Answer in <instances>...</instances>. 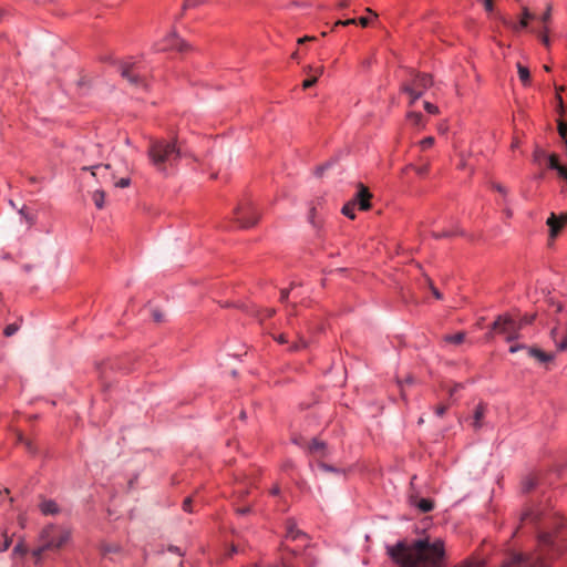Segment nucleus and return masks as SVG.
<instances>
[{
	"label": "nucleus",
	"instance_id": "nucleus-1",
	"mask_svg": "<svg viewBox=\"0 0 567 567\" xmlns=\"http://www.w3.org/2000/svg\"><path fill=\"white\" fill-rule=\"evenodd\" d=\"M538 547L539 548L537 554H511L502 567H546L547 561L545 554L547 551H551L553 554L557 553L558 548L549 533H540L538 535Z\"/></svg>",
	"mask_w": 567,
	"mask_h": 567
},
{
	"label": "nucleus",
	"instance_id": "nucleus-2",
	"mask_svg": "<svg viewBox=\"0 0 567 567\" xmlns=\"http://www.w3.org/2000/svg\"><path fill=\"white\" fill-rule=\"evenodd\" d=\"M147 154L153 166L159 172H166L167 167L174 166L181 157L176 143L166 140H152Z\"/></svg>",
	"mask_w": 567,
	"mask_h": 567
},
{
	"label": "nucleus",
	"instance_id": "nucleus-3",
	"mask_svg": "<svg viewBox=\"0 0 567 567\" xmlns=\"http://www.w3.org/2000/svg\"><path fill=\"white\" fill-rule=\"evenodd\" d=\"M69 537V530L62 527L54 525L44 527L40 534L41 545L33 550V556L40 559L44 550L61 548L68 542Z\"/></svg>",
	"mask_w": 567,
	"mask_h": 567
},
{
	"label": "nucleus",
	"instance_id": "nucleus-4",
	"mask_svg": "<svg viewBox=\"0 0 567 567\" xmlns=\"http://www.w3.org/2000/svg\"><path fill=\"white\" fill-rule=\"evenodd\" d=\"M522 329L523 323H517V320L507 315L498 316L492 324V330L505 336L507 342L518 339Z\"/></svg>",
	"mask_w": 567,
	"mask_h": 567
},
{
	"label": "nucleus",
	"instance_id": "nucleus-5",
	"mask_svg": "<svg viewBox=\"0 0 567 567\" xmlns=\"http://www.w3.org/2000/svg\"><path fill=\"white\" fill-rule=\"evenodd\" d=\"M235 219L241 228H249L257 224L259 213L252 203H243L235 209Z\"/></svg>",
	"mask_w": 567,
	"mask_h": 567
},
{
	"label": "nucleus",
	"instance_id": "nucleus-6",
	"mask_svg": "<svg viewBox=\"0 0 567 567\" xmlns=\"http://www.w3.org/2000/svg\"><path fill=\"white\" fill-rule=\"evenodd\" d=\"M189 44L181 39L175 32L171 33L165 40L164 44H157L158 51L177 50L179 52L187 51Z\"/></svg>",
	"mask_w": 567,
	"mask_h": 567
},
{
	"label": "nucleus",
	"instance_id": "nucleus-7",
	"mask_svg": "<svg viewBox=\"0 0 567 567\" xmlns=\"http://www.w3.org/2000/svg\"><path fill=\"white\" fill-rule=\"evenodd\" d=\"M83 171H90L92 176L96 177L100 182H113L115 176L110 172L111 166L109 164H99L93 166H84Z\"/></svg>",
	"mask_w": 567,
	"mask_h": 567
},
{
	"label": "nucleus",
	"instance_id": "nucleus-8",
	"mask_svg": "<svg viewBox=\"0 0 567 567\" xmlns=\"http://www.w3.org/2000/svg\"><path fill=\"white\" fill-rule=\"evenodd\" d=\"M520 349H525L529 357L535 358L536 360H538L542 363L548 362V361H550L553 359L551 354H548V353L544 352L543 350H540L538 348H534V347L528 348V347H526L524 344H513V346H511L509 347V352L515 353V352H517Z\"/></svg>",
	"mask_w": 567,
	"mask_h": 567
},
{
	"label": "nucleus",
	"instance_id": "nucleus-9",
	"mask_svg": "<svg viewBox=\"0 0 567 567\" xmlns=\"http://www.w3.org/2000/svg\"><path fill=\"white\" fill-rule=\"evenodd\" d=\"M546 224L549 227V236L551 239H554L561 230V228L567 224V212L559 216L551 213Z\"/></svg>",
	"mask_w": 567,
	"mask_h": 567
},
{
	"label": "nucleus",
	"instance_id": "nucleus-10",
	"mask_svg": "<svg viewBox=\"0 0 567 567\" xmlns=\"http://www.w3.org/2000/svg\"><path fill=\"white\" fill-rule=\"evenodd\" d=\"M121 74L123 78H125L132 85H143L144 80L140 76L137 72H135V65L134 64H122L121 66Z\"/></svg>",
	"mask_w": 567,
	"mask_h": 567
},
{
	"label": "nucleus",
	"instance_id": "nucleus-11",
	"mask_svg": "<svg viewBox=\"0 0 567 567\" xmlns=\"http://www.w3.org/2000/svg\"><path fill=\"white\" fill-rule=\"evenodd\" d=\"M432 76L426 73H420L416 74L411 82L405 83L404 85H411L412 87H415V92L422 91V94L426 89H429L432 85Z\"/></svg>",
	"mask_w": 567,
	"mask_h": 567
},
{
	"label": "nucleus",
	"instance_id": "nucleus-12",
	"mask_svg": "<svg viewBox=\"0 0 567 567\" xmlns=\"http://www.w3.org/2000/svg\"><path fill=\"white\" fill-rule=\"evenodd\" d=\"M371 197L372 195L369 189L360 184L355 198L352 202H355V206L358 205L361 210H368L371 207Z\"/></svg>",
	"mask_w": 567,
	"mask_h": 567
},
{
	"label": "nucleus",
	"instance_id": "nucleus-13",
	"mask_svg": "<svg viewBox=\"0 0 567 567\" xmlns=\"http://www.w3.org/2000/svg\"><path fill=\"white\" fill-rule=\"evenodd\" d=\"M486 411H487V405L484 403H480L475 408L473 416H472V423H471L472 427L475 431L480 430L484 425L483 420L485 417Z\"/></svg>",
	"mask_w": 567,
	"mask_h": 567
},
{
	"label": "nucleus",
	"instance_id": "nucleus-14",
	"mask_svg": "<svg viewBox=\"0 0 567 567\" xmlns=\"http://www.w3.org/2000/svg\"><path fill=\"white\" fill-rule=\"evenodd\" d=\"M286 538L291 539V540H298V539L306 540L308 537L302 530L297 528L296 524L292 520H288Z\"/></svg>",
	"mask_w": 567,
	"mask_h": 567
},
{
	"label": "nucleus",
	"instance_id": "nucleus-15",
	"mask_svg": "<svg viewBox=\"0 0 567 567\" xmlns=\"http://www.w3.org/2000/svg\"><path fill=\"white\" fill-rule=\"evenodd\" d=\"M533 18L532 13L525 8L523 10V16L518 24H512L504 17H499L501 21L508 27H512L515 31H519L520 29H525L528 25V20Z\"/></svg>",
	"mask_w": 567,
	"mask_h": 567
},
{
	"label": "nucleus",
	"instance_id": "nucleus-16",
	"mask_svg": "<svg viewBox=\"0 0 567 567\" xmlns=\"http://www.w3.org/2000/svg\"><path fill=\"white\" fill-rule=\"evenodd\" d=\"M542 515L543 513L539 509L528 508L522 514L520 522L522 524H536L542 519Z\"/></svg>",
	"mask_w": 567,
	"mask_h": 567
},
{
	"label": "nucleus",
	"instance_id": "nucleus-17",
	"mask_svg": "<svg viewBox=\"0 0 567 567\" xmlns=\"http://www.w3.org/2000/svg\"><path fill=\"white\" fill-rule=\"evenodd\" d=\"M411 503L414 504L422 513L431 512L434 507L433 502L429 498L416 499L411 496Z\"/></svg>",
	"mask_w": 567,
	"mask_h": 567
},
{
	"label": "nucleus",
	"instance_id": "nucleus-18",
	"mask_svg": "<svg viewBox=\"0 0 567 567\" xmlns=\"http://www.w3.org/2000/svg\"><path fill=\"white\" fill-rule=\"evenodd\" d=\"M40 509L44 515H53L56 514L59 508L55 502L53 501H44L40 505Z\"/></svg>",
	"mask_w": 567,
	"mask_h": 567
},
{
	"label": "nucleus",
	"instance_id": "nucleus-19",
	"mask_svg": "<svg viewBox=\"0 0 567 567\" xmlns=\"http://www.w3.org/2000/svg\"><path fill=\"white\" fill-rule=\"evenodd\" d=\"M355 23H359L362 28H365L369 25L370 19H368L365 17H361L358 20L357 19H348L344 21L340 20L336 24L346 27V25L355 24Z\"/></svg>",
	"mask_w": 567,
	"mask_h": 567
},
{
	"label": "nucleus",
	"instance_id": "nucleus-20",
	"mask_svg": "<svg viewBox=\"0 0 567 567\" xmlns=\"http://www.w3.org/2000/svg\"><path fill=\"white\" fill-rule=\"evenodd\" d=\"M517 72H518V76H519V80L522 81V83L524 85L529 84V82H530V73H529L528 68L524 66L520 63H517Z\"/></svg>",
	"mask_w": 567,
	"mask_h": 567
},
{
	"label": "nucleus",
	"instance_id": "nucleus-21",
	"mask_svg": "<svg viewBox=\"0 0 567 567\" xmlns=\"http://www.w3.org/2000/svg\"><path fill=\"white\" fill-rule=\"evenodd\" d=\"M326 450V444L321 441L313 440L309 445V451L315 455H323Z\"/></svg>",
	"mask_w": 567,
	"mask_h": 567
},
{
	"label": "nucleus",
	"instance_id": "nucleus-22",
	"mask_svg": "<svg viewBox=\"0 0 567 567\" xmlns=\"http://www.w3.org/2000/svg\"><path fill=\"white\" fill-rule=\"evenodd\" d=\"M92 199L96 208L102 209L104 207L105 193L102 189H96L92 194Z\"/></svg>",
	"mask_w": 567,
	"mask_h": 567
},
{
	"label": "nucleus",
	"instance_id": "nucleus-23",
	"mask_svg": "<svg viewBox=\"0 0 567 567\" xmlns=\"http://www.w3.org/2000/svg\"><path fill=\"white\" fill-rule=\"evenodd\" d=\"M402 91L409 94L411 99V104H413L416 100H419L422 96V91L415 92V87H412L411 85H403Z\"/></svg>",
	"mask_w": 567,
	"mask_h": 567
},
{
	"label": "nucleus",
	"instance_id": "nucleus-24",
	"mask_svg": "<svg viewBox=\"0 0 567 567\" xmlns=\"http://www.w3.org/2000/svg\"><path fill=\"white\" fill-rule=\"evenodd\" d=\"M465 333L457 332L455 334H449L443 338V341L446 343L460 344L464 341Z\"/></svg>",
	"mask_w": 567,
	"mask_h": 567
},
{
	"label": "nucleus",
	"instance_id": "nucleus-25",
	"mask_svg": "<svg viewBox=\"0 0 567 567\" xmlns=\"http://www.w3.org/2000/svg\"><path fill=\"white\" fill-rule=\"evenodd\" d=\"M17 441L24 445L25 450L30 453H33L35 451L34 446H33V443L31 440L24 437L21 433H18L17 434Z\"/></svg>",
	"mask_w": 567,
	"mask_h": 567
},
{
	"label": "nucleus",
	"instance_id": "nucleus-26",
	"mask_svg": "<svg viewBox=\"0 0 567 567\" xmlns=\"http://www.w3.org/2000/svg\"><path fill=\"white\" fill-rule=\"evenodd\" d=\"M354 208H355V202H349L342 207V214L346 215L347 217H349L350 219H354V217H355Z\"/></svg>",
	"mask_w": 567,
	"mask_h": 567
},
{
	"label": "nucleus",
	"instance_id": "nucleus-27",
	"mask_svg": "<svg viewBox=\"0 0 567 567\" xmlns=\"http://www.w3.org/2000/svg\"><path fill=\"white\" fill-rule=\"evenodd\" d=\"M537 485V480L534 476L527 477L523 482V491L530 492Z\"/></svg>",
	"mask_w": 567,
	"mask_h": 567
},
{
	"label": "nucleus",
	"instance_id": "nucleus-28",
	"mask_svg": "<svg viewBox=\"0 0 567 567\" xmlns=\"http://www.w3.org/2000/svg\"><path fill=\"white\" fill-rule=\"evenodd\" d=\"M2 537H3V539H2V542L0 543V553H3V551H6V550H8V549H9V547L11 546V543H12V538H11V537H9V536L7 535V533H4V534L2 535Z\"/></svg>",
	"mask_w": 567,
	"mask_h": 567
},
{
	"label": "nucleus",
	"instance_id": "nucleus-29",
	"mask_svg": "<svg viewBox=\"0 0 567 567\" xmlns=\"http://www.w3.org/2000/svg\"><path fill=\"white\" fill-rule=\"evenodd\" d=\"M27 551L28 548L22 542L18 543L13 548V555L16 556H23Z\"/></svg>",
	"mask_w": 567,
	"mask_h": 567
},
{
	"label": "nucleus",
	"instance_id": "nucleus-30",
	"mask_svg": "<svg viewBox=\"0 0 567 567\" xmlns=\"http://www.w3.org/2000/svg\"><path fill=\"white\" fill-rule=\"evenodd\" d=\"M408 117L409 120L414 124V125H420L422 123V114L421 113H417V112H411L408 114Z\"/></svg>",
	"mask_w": 567,
	"mask_h": 567
},
{
	"label": "nucleus",
	"instance_id": "nucleus-31",
	"mask_svg": "<svg viewBox=\"0 0 567 567\" xmlns=\"http://www.w3.org/2000/svg\"><path fill=\"white\" fill-rule=\"evenodd\" d=\"M205 0H185L183 4V9L196 8L199 4L204 3Z\"/></svg>",
	"mask_w": 567,
	"mask_h": 567
},
{
	"label": "nucleus",
	"instance_id": "nucleus-32",
	"mask_svg": "<svg viewBox=\"0 0 567 567\" xmlns=\"http://www.w3.org/2000/svg\"><path fill=\"white\" fill-rule=\"evenodd\" d=\"M433 145H434V137H432V136L425 137L424 140H422L420 142V146L423 151L432 147Z\"/></svg>",
	"mask_w": 567,
	"mask_h": 567
},
{
	"label": "nucleus",
	"instance_id": "nucleus-33",
	"mask_svg": "<svg viewBox=\"0 0 567 567\" xmlns=\"http://www.w3.org/2000/svg\"><path fill=\"white\" fill-rule=\"evenodd\" d=\"M548 166L551 169H557L560 166L559 161H558V156L556 154H551L549 156V158H548Z\"/></svg>",
	"mask_w": 567,
	"mask_h": 567
},
{
	"label": "nucleus",
	"instance_id": "nucleus-34",
	"mask_svg": "<svg viewBox=\"0 0 567 567\" xmlns=\"http://www.w3.org/2000/svg\"><path fill=\"white\" fill-rule=\"evenodd\" d=\"M164 317H165V316H164V313H163L161 310H158V309H154V310H152V318H153V320H154L155 322H162V321H164Z\"/></svg>",
	"mask_w": 567,
	"mask_h": 567
},
{
	"label": "nucleus",
	"instance_id": "nucleus-35",
	"mask_svg": "<svg viewBox=\"0 0 567 567\" xmlns=\"http://www.w3.org/2000/svg\"><path fill=\"white\" fill-rule=\"evenodd\" d=\"M432 235L434 238L441 239V238H450V237L454 236V233L451 230H443L441 233H433Z\"/></svg>",
	"mask_w": 567,
	"mask_h": 567
},
{
	"label": "nucleus",
	"instance_id": "nucleus-36",
	"mask_svg": "<svg viewBox=\"0 0 567 567\" xmlns=\"http://www.w3.org/2000/svg\"><path fill=\"white\" fill-rule=\"evenodd\" d=\"M424 109L430 114H437L439 107L430 102H424Z\"/></svg>",
	"mask_w": 567,
	"mask_h": 567
},
{
	"label": "nucleus",
	"instance_id": "nucleus-37",
	"mask_svg": "<svg viewBox=\"0 0 567 567\" xmlns=\"http://www.w3.org/2000/svg\"><path fill=\"white\" fill-rule=\"evenodd\" d=\"M317 81H318V75L309 78L302 82V87L309 89V87L313 86L317 83Z\"/></svg>",
	"mask_w": 567,
	"mask_h": 567
},
{
	"label": "nucleus",
	"instance_id": "nucleus-38",
	"mask_svg": "<svg viewBox=\"0 0 567 567\" xmlns=\"http://www.w3.org/2000/svg\"><path fill=\"white\" fill-rule=\"evenodd\" d=\"M130 184H131V179L127 177H123V178L118 179L117 182H114V186L120 187V188H125V187L130 186Z\"/></svg>",
	"mask_w": 567,
	"mask_h": 567
},
{
	"label": "nucleus",
	"instance_id": "nucleus-39",
	"mask_svg": "<svg viewBox=\"0 0 567 567\" xmlns=\"http://www.w3.org/2000/svg\"><path fill=\"white\" fill-rule=\"evenodd\" d=\"M419 175H425L429 172L430 165L426 163L421 166H412Z\"/></svg>",
	"mask_w": 567,
	"mask_h": 567
},
{
	"label": "nucleus",
	"instance_id": "nucleus-40",
	"mask_svg": "<svg viewBox=\"0 0 567 567\" xmlns=\"http://www.w3.org/2000/svg\"><path fill=\"white\" fill-rule=\"evenodd\" d=\"M17 331H18V326L12 323V324H9V326H7V327H6V329H4V334H6L7 337H11V336H13Z\"/></svg>",
	"mask_w": 567,
	"mask_h": 567
},
{
	"label": "nucleus",
	"instance_id": "nucleus-41",
	"mask_svg": "<svg viewBox=\"0 0 567 567\" xmlns=\"http://www.w3.org/2000/svg\"><path fill=\"white\" fill-rule=\"evenodd\" d=\"M535 319V316H524L519 320H517V323H523V328L529 323H532Z\"/></svg>",
	"mask_w": 567,
	"mask_h": 567
},
{
	"label": "nucleus",
	"instance_id": "nucleus-42",
	"mask_svg": "<svg viewBox=\"0 0 567 567\" xmlns=\"http://www.w3.org/2000/svg\"><path fill=\"white\" fill-rule=\"evenodd\" d=\"M318 466H319V468H321L324 472H336V473L338 472V470L334 468L333 466H331L329 464H326V463H322V462H320L318 464Z\"/></svg>",
	"mask_w": 567,
	"mask_h": 567
},
{
	"label": "nucleus",
	"instance_id": "nucleus-43",
	"mask_svg": "<svg viewBox=\"0 0 567 567\" xmlns=\"http://www.w3.org/2000/svg\"><path fill=\"white\" fill-rule=\"evenodd\" d=\"M446 411H447V405L440 404L435 409V414L441 417L446 413Z\"/></svg>",
	"mask_w": 567,
	"mask_h": 567
},
{
	"label": "nucleus",
	"instance_id": "nucleus-44",
	"mask_svg": "<svg viewBox=\"0 0 567 567\" xmlns=\"http://www.w3.org/2000/svg\"><path fill=\"white\" fill-rule=\"evenodd\" d=\"M307 347V342L303 338H300L299 339V342L295 343L292 347H291V350L293 351H297L301 348H306Z\"/></svg>",
	"mask_w": 567,
	"mask_h": 567
},
{
	"label": "nucleus",
	"instance_id": "nucleus-45",
	"mask_svg": "<svg viewBox=\"0 0 567 567\" xmlns=\"http://www.w3.org/2000/svg\"><path fill=\"white\" fill-rule=\"evenodd\" d=\"M192 502H193V498H192V497H187V498L184 501V503H183V509H184L185 512H188V513H190V512H192V507H190V506H192Z\"/></svg>",
	"mask_w": 567,
	"mask_h": 567
},
{
	"label": "nucleus",
	"instance_id": "nucleus-46",
	"mask_svg": "<svg viewBox=\"0 0 567 567\" xmlns=\"http://www.w3.org/2000/svg\"><path fill=\"white\" fill-rule=\"evenodd\" d=\"M550 16H551V8L548 7L547 10L544 12V14L542 16V21L544 23L548 22L549 19H550Z\"/></svg>",
	"mask_w": 567,
	"mask_h": 567
},
{
	"label": "nucleus",
	"instance_id": "nucleus-47",
	"mask_svg": "<svg viewBox=\"0 0 567 567\" xmlns=\"http://www.w3.org/2000/svg\"><path fill=\"white\" fill-rule=\"evenodd\" d=\"M556 171L560 177L567 179V168L565 166L560 165Z\"/></svg>",
	"mask_w": 567,
	"mask_h": 567
},
{
	"label": "nucleus",
	"instance_id": "nucleus-48",
	"mask_svg": "<svg viewBox=\"0 0 567 567\" xmlns=\"http://www.w3.org/2000/svg\"><path fill=\"white\" fill-rule=\"evenodd\" d=\"M484 8L487 12H492L494 9L493 0H484Z\"/></svg>",
	"mask_w": 567,
	"mask_h": 567
},
{
	"label": "nucleus",
	"instance_id": "nucleus-49",
	"mask_svg": "<svg viewBox=\"0 0 567 567\" xmlns=\"http://www.w3.org/2000/svg\"><path fill=\"white\" fill-rule=\"evenodd\" d=\"M493 188L503 195H506V193H507L505 187L501 184H496V183L493 184Z\"/></svg>",
	"mask_w": 567,
	"mask_h": 567
},
{
	"label": "nucleus",
	"instance_id": "nucleus-50",
	"mask_svg": "<svg viewBox=\"0 0 567 567\" xmlns=\"http://www.w3.org/2000/svg\"><path fill=\"white\" fill-rule=\"evenodd\" d=\"M113 551H117V547L116 546H104L103 547V553L104 554L113 553Z\"/></svg>",
	"mask_w": 567,
	"mask_h": 567
},
{
	"label": "nucleus",
	"instance_id": "nucleus-51",
	"mask_svg": "<svg viewBox=\"0 0 567 567\" xmlns=\"http://www.w3.org/2000/svg\"><path fill=\"white\" fill-rule=\"evenodd\" d=\"M431 290H432V293L434 295V297L436 299H441L442 298L441 292L432 284H431Z\"/></svg>",
	"mask_w": 567,
	"mask_h": 567
},
{
	"label": "nucleus",
	"instance_id": "nucleus-52",
	"mask_svg": "<svg viewBox=\"0 0 567 567\" xmlns=\"http://www.w3.org/2000/svg\"><path fill=\"white\" fill-rule=\"evenodd\" d=\"M313 40H316L315 37L306 35L303 38L298 39V43L301 44V43H305L306 41H313Z\"/></svg>",
	"mask_w": 567,
	"mask_h": 567
},
{
	"label": "nucleus",
	"instance_id": "nucleus-53",
	"mask_svg": "<svg viewBox=\"0 0 567 567\" xmlns=\"http://www.w3.org/2000/svg\"><path fill=\"white\" fill-rule=\"evenodd\" d=\"M279 343H286L288 342V339L286 337V334L281 333L279 334L277 338H275Z\"/></svg>",
	"mask_w": 567,
	"mask_h": 567
},
{
	"label": "nucleus",
	"instance_id": "nucleus-54",
	"mask_svg": "<svg viewBox=\"0 0 567 567\" xmlns=\"http://www.w3.org/2000/svg\"><path fill=\"white\" fill-rule=\"evenodd\" d=\"M288 296H289V290L282 289L281 290V297H280L281 301H286Z\"/></svg>",
	"mask_w": 567,
	"mask_h": 567
},
{
	"label": "nucleus",
	"instance_id": "nucleus-55",
	"mask_svg": "<svg viewBox=\"0 0 567 567\" xmlns=\"http://www.w3.org/2000/svg\"><path fill=\"white\" fill-rule=\"evenodd\" d=\"M349 4H350L349 0H341L338 6L340 8H347Z\"/></svg>",
	"mask_w": 567,
	"mask_h": 567
},
{
	"label": "nucleus",
	"instance_id": "nucleus-56",
	"mask_svg": "<svg viewBox=\"0 0 567 567\" xmlns=\"http://www.w3.org/2000/svg\"><path fill=\"white\" fill-rule=\"evenodd\" d=\"M540 39H542V42L544 43V45H546V47L549 45V39L546 34L542 35Z\"/></svg>",
	"mask_w": 567,
	"mask_h": 567
},
{
	"label": "nucleus",
	"instance_id": "nucleus-57",
	"mask_svg": "<svg viewBox=\"0 0 567 567\" xmlns=\"http://www.w3.org/2000/svg\"><path fill=\"white\" fill-rule=\"evenodd\" d=\"M315 214H316V208H315V207H312V208L310 209V216H309V219H310V221H311L312 224H315V220H313V218H315Z\"/></svg>",
	"mask_w": 567,
	"mask_h": 567
},
{
	"label": "nucleus",
	"instance_id": "nucleus-58",
	"mask_svg": "<svg viewBox=\"0 0 567 567\" xmlns=\"http://www.w3.org/2000/svg\"><path fill=\"white\" fill-rule=\"evenodd\" d=\"M250 511L249 507H243V508H238L237 512L241 515H245L247 514L248 512Z\"/></svg>",
	"mask_w": 567,
	"mask_h": 567
},
{
	"label": "nucleus",
	"instance_id": "nucleus-59",
	"mask_svg": "<svg viewBox=\"0 0 567 567\" xmlns=\"http://www.w3.org/2000/svg\"><path fill=\"white\" fill-rule=\"evenodd\" d=\"M328 167V165H322L320 167L317 168V175H321L322 172Z\"/></svg>",
	"mask_w": 567,
	"mask_h": 567
},
{
	"label": "nucleus",
	"instance_id": "nucleus-60",
	"mask_svg": "<svg viewBox=\"0 0 567 567\" xmlns=\"http://www.w3.org/2000/svg\"><path fill=\"white\" fill-rule=\"evenodd\" d=\"M272 495H277L279 494V487L278 486H275L271 492H270Z\"/></svg>",
	"mask_w": 567,
	"mask_h": 567
},
{
	"label": "nucleus",
	"instance_id": "nucleus-61",
	"mask_svg": "<svg viewBox=\"0 0 567 567\" xmlns=\"http://www.w3.org/2000/svg\"><path fill=\"white\" fill-rule=\"evenodd\" d=\"M554 307H556V310H555L556 312H560L563 309L560 303H556V305H554Z\"/></svg>",
	"mask_w": 567,
	"mask_h": 567
},
{
	"label": "nucleus",
	"instance_id": "nucleus-62",
	"mask_svg": "<svg viewBox=\"0 0 567 567\" xmlns=\"http://www.w3.org/2000/svg\"><path fill=\"white\" fill-rule=\"evenodd\" d=\"M365 11L371 13V14H373L374 18H378V14L373 10H371L370 8H367Z\"/></svg>",
	"mask_w": 567,
	"mask_h": 567
},
{
	"label": "nucleus",
	"instance_id": "nucleus-63",
	"mask_svg": "<svg viewBox=\"0 0 567 567\" xmlns=\"http://www.w3.org/2000/svg\"><path fill=\"white\" fill-rule=\"evenodd\" d=\"M460 388H461V385H460V384L455 385V386L450 391V394L452 395V394L454 393V391H457V389H460Z\"/></svg>",
	"mask_w": 567,
	"mask_h": 567
},
{
	"label": "nucleus",
	"instance_id": "nucleus-64",
	"mask_svg": "<svg viewBox=\"0 0 567 567\" xmlns=\"http://www.w3.org/2000/svg\"><path fill=\"white\" fill-rule=\"evenodd\" d=\"M567 524V519H563V518H559V524L563 525V524Z\"/></svg>",
	"mask_w": 567,
	"mask_h": 567
}]
</instances>
